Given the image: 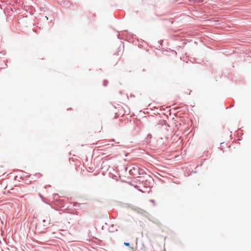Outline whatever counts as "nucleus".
Returning a JSON list of instances; mask_svg holds the SVG:
<instances>
[{
  "label": "nucleus",
  "instance_id": "nucleus-2",
  "mask_svg": "<svg viewBox=\"0 0 251 251\" xmlns=\"http://www.w3.org/2000/svg\"><path fill=\"white\" fill-rule=\"evenodd\" d=\"M124 245L126 246H129V243H126V242H125L124 243Z\"/></svg>",
  "mask_w": 251,
  "mask_h": 251
},
{
  "label": "nucleus",
  "instance_id": "nucleus-1",
  "mask_svg": "<svg viewBox=\"0 0 251 251\" xmlns=\"http://www.w3.org/2000/svg\"><path fill=\"white\" fill-rule=\"evenodd\" d=\"M50 223V220L48 218L44 219L42 221L39 222L36 226V230L39 233L45 232L47 226Z\"/></svg>",
  "mask_w": 251,
  "mask_h": 251
}]
</instances>
